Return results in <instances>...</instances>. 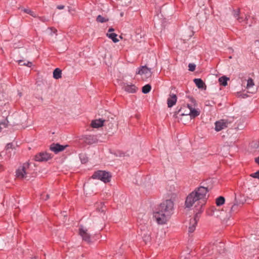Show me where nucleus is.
<instances>
[{
	"label": "nucleus",
	"mask_w": 259,
	"mask_h": 259,
	"mask_svg": "<svg viewBox=\"0 0 259 259\" xmlns=\"http://www.w3.org/2000/svg\"><path fill=\"white\" fill-rule=\"evenodd\" d=\"M208 192L207 188L201 186L191 193L186 197L185 206L187 208H190L193 206L196 210L201 209L205 204L206 198V194Z\"/></svg>",
	"instance_id": "nucleus-1"
},
{
	"label": "nucleus",
	"mask_w": 259,
	"mask_h": 259,
	"mask_svg": "<svg viewBox=\"0 0 259 259\" xmlns=\"http://www.w3.org/2000/svg\"><path fill=\"white\" fill-rule=\"evenodd\" d=\"M174 211V202L171 200H166L158 206L153 212V218L159 225L166 224L170 219Z\"/></svg>",
	"instance_id": "nucleus-2"
},
{
	"label": "nucleus",
	"mask_w": 259,
	"mask_h": 259,
	"mask_svg": "<svg viewBox=\"0 0 259 259\" xmlns=\"http://www.w3.org/2000/svg\"><path fill=\"white\" fill-rule=\"evenodd\" d=\"M190 101L191 102L192 104H187V107L189 109V113H185L182 112V109H179L178 111H176L175 113V115L176 114H180L181 116L189 115L192 118H194L198 116L200 112L197 110L193 108V106L196 105V101L192 97H189Z\"/></svg>",
	"instance_id": "nucleus-3"
},
{
	"label": "nucleus",
	"mask_w": 259,
	"mask_h": 259,
	"mask_svg": "<svg viewBox=\"0 0 259 259\" xmlns=\"http://www.w3.org/2000/svg\"><path fill=\"white\" fill-rule=\"evenodd\" d=\"M111 177L109 172L104 170H97L92 176V179L100 180L105 183L110 181Z\"/></svg>",
	"instance_id": "nucleus-4"
},
{
	"label": "nucleus",
	"mask_w": 259,
	"mask_h": 259,
	"mask_svg": "<svg viewBox=\"0 0 259 259\" xmlns=\"http://www.w3.org/2000/svg\"><path fill=\"white\" fill-rule=\"evenodd\" d=\"M29 163H25L22 166H20L16 171V176L18 178L24 179L26 178V175L28 174V169Z\"/></svg>",
	"instance_id": "nucleus-5"
},
{
	"label": "nucleus",
	"mask_w": 259,
	"mask_h": 259,
	"mask_svg": "<svg viewBox=\"0 0 259 259\" xmlns=\"http://www.w3.org/2000/svg\"><path fill=\"white\" fill-rule=\"evenodd\" d=\"M199 211L196 213L194 217L191 218L189 221V226L188 228L189 233H193L196 228V226L197 224V222L199 220L200 213L201 211L200 209L198 210Z\"/></svg>",
	"instance_id": "nucleus-6"
},
{
	"label": "nucleus",
	"mask_w": 259,
	"mask_h": 259,
	"mask_svg": "<svg viewBox=\"0 0 259 259\" xmlns=\"http://www.w3.org/2000/svg\"><path fill=\"white\" fill-rule=\"evenodd\" d=\"M52 158L51 154L47 152H40L34 157V160L36 161H47Z\"/></svg>",
	"instance_id": "nucleus-7"
},
{
	"label": "nucleus",
	"mask_w": 259,
	"mask_h": 259,
	"mask_svg": "<svg viewBox=\"0 0 259 259\" xmlns=\"http://www.w3.org/2000/svg\"><path fill=\"white\" fill-rule=\"evenodd\" d=\"M79 233L83 240L88 243L91 242V235L88 233V230L84 229L82 226L79 227Z\"/></svg>",
	"instance_id": "nucleus-8"
},
{
	"label": "nucleus",
	"mask_w": 259,
	"mask_h": 259,
	"mask_svg": "<svg viewBox=\"0 0 259 259\" xmlns=\"http://www.w3.org/2000/svg\"><path fill=\"white\" fill-rule=\"evenodd\" d=\"M66 147H67V145L63 146L58 143H53L51 145L50 149L51 151L57 154L63 151Z\"/></svg>",
	"instance_id": "nucleus-9"
},
{
	"label": "nucleus",
	"mask_w": 259,
	"mask_h": 259,
	"mask_svg": "<svg viewBox=\"0 0 259 259\" xmlns=\"http://www.w3.org/2000/svg\"><path fill=\"white\" fill-rule=\"evenodd\" d=\"M228 122L224 119L216 121L215 123V130L216 131L219 132L226 128L228 126Z\"/></svg>",
	"instance_id": "nucleus-10"
},
{
	"label": "nucleus",
	"mask_w": 259,
	"mask_h": 259,
	"mask_svg": "<svg viewBox=\"0 0 259 259\" xmlns=\"http://www.w3.org/2000/svg\"><path fill=\"white\" fill-rule=\"evenodd\" d=\"M177 101V97L176 94L170 93L169 97L167 99V106L169 108L172 107L174 106Z\"/></svg>",
	"instance_id": "nucleus-11"
},
{
	"label": "nucleus",
	"mask_w": 259,
	"mask_h": 259,
	"mask_svg": "<svg viewBox=\"0 0 259 259\" xmlns=\"http://www.w3.org/2000/svg\"><path fill=\"white\" fill-rule=\"evenodd\" d=\"M83 142L88 145H91L97 142L98 140L96 136L89 135L87 136L82 138Z\"/></svg>",
	"instance_id": "nucleus-12"
},
{
	"label": "nucleus",
	"mask_w": 259,
	"mask_h": 259,
	"mask_svg": "<svg viewBox=\"0 0 259 259\" xmlns=\"http://www.w3.org/2000/svg\"><path fill=\"white\" fill-rule=\"evenodd\" d=\"M104 119L99 118L98 119H95L92 121L91 125L93 128H99L104 126Z\"/></svg>",
	"instance_id": "nucleus-13"
},
{
	"label": "nucleus",
	"mask_w": 259,
	"mask_h": 259,
	"mask_svg": "<svg viewBox=\"0 0 259 259\" xmlns=\"http://www.w3.org/2000/svg\"><path fill=\"white\" fill-rule=\"evenodd\" d=\"M137 74L140 75L145 74L147 77H149L151 75V69L147 68L146 66H142L140 69L139 70Z\"/></svg>",
	"instance_id": "nucleus-14"
},
{
	"label": "nucleus",
	"mask_w": 259,
	"mask_h": 259,
	"mask_svg": "<svg viewBox=\"0 0 259 259\" xmlns=\"http://www.w3.org/2000/svg\"><path fill=\"white\" fill-rule=\"evenodd\" d=\"M233 15H234V17H235L239 22H242L243 21H246V23H247L246 21L248 20L247 16L245 15V18H243L242 16H240V10H238L237 11H234Z\"/></svg>",
	"instance_id": "nucleus-15"
},
{
	"label": "nucleus",
	"mask_w": 259,
	"mask_h": 259,
	"mask_svg": "<svg viewBox=\"0 0 259 259\" xmlns=\"http://www.w3.org/2000/svg\"><path fill=\"white\" fill-rule=\"evenodd\" d=\"M123 88L125 91L130 93H135L138 89L134 84H127Z\"/></svg>",
	"instance_id": "nucleus-16"
},
{
	"label": "nucleus",
	"mask_w": 259,
	"mask_h": 259,
	"mask_svg": "<svg viewBox=\"0 0 259 259\" xmlns=\"http://www.w3.org/2000/svg\"><path fill=\"white\" fill-rule=\"evenodd\" d=\"M194 82H195V83L196 84V85L198 87V88L201 89L206 88L205 83L201 79L195 78L194 79Z\"/></svg>",
	"instance_id": "nucleus-17"
},
{
	"label": "nucleus",
	"mask_w": 259,
	"mask_h": 259,
	"mask_svg": "<svg viewBox=\"0 0 259 259\" xmlns=\"http://www.w3.org/2000/svg\"><path fill=\"white\" fill-rule=\"evenodd\" d=\"M115 120L113 118H111V120L110 121L109 119H104V126L106 127H108L109 128H112L114 125L115 124Z\"/></svg>",
	"instance_id": "nucleus-18"
},
{
	"label": "nucleus",
	"mask_w": 259,
	"mask_h": 259,
	"mask_svg": "<svg viewBox=\"0 0 259 259\" xmlns=\"http://www.w3.org/2000/svg\"><path fill=\"white\" fill-rule=\"evenodd\" d=\"M62 77V71L60 69L56 68L53 71V77L56 79H59Z\"/></svg>",
	"instance_id": "nucleus-19"
},
{
	"label": "nucleus",
	"mask_w": 259,
	"mask_h": 259,
	"mask_svg": "<svg viewBox=\"0 0 259 259\" xmlns=\"http://www.w3.org/2000/svg\"><path fill=\"white\" fill-rule=\"evenodd\" d=\"M229 80V78L226 76H223L219 78V81L221 85L223 86H226L227 85V81Z\"/></svg>",
	"instance_id": "nucleus-20"
},
{
	"label": "nucleus",
	"mask_w": 259,
	"mask_h": 259,
	"mask_svg": "<svg viewBox=\"0 0 259 259\" xmlns=\"http://www.w3.org/2000/svg\"><path fill=\"white\" fill-rule=\"evenodd\" d=\"M107 35L109 38L111 39L114 42H117L119 41V40L117 38V35L114 33H107Z\"/></svg>",
	"instance_id": "nucleus-21"
},
{
	"label": "nucleus",
	"mask_w": 259,
	"mask_h": 259,
	"mask_svg": "<svg viewBox=\"0 0 259 259\" xmlns=\"http://www.w3.org/2000/svg\"><path fill=\"white\" fill-rule=\"evenodd\" d=\"M109 20L108 18L104 17L101 15H98L96 18V21L99 23H104L108 22Z\"/></svg>",
	"instance_id": "nucleus-22"
},
{
	"label": "nucleus",
	"mask_w": 259,
	"mask_h": 259,
	"mask_svg": "<svg viewBox=\"0 0 259 259\" xmlns=\"http://www.w3.org/2000/svg\"><path fill=\"white\" fill-rule=\"evenodd\" d=\"M225 199L223 196H220L216 199V204L218 206H221L225 203Z\"/></svg>",
	"instance_id": "nucleus-23"
},
{
	"label": "nucleus",
	"mask_w": 259,
	"mask_h": 259,
	"mask_svg": "<svg viewBox=\"0 0 259 259\" xmlns=\"http://www.w3.org/2000/svg\"><path fill=\"white\" fill-rule=\"evenodd\" d=\"M239 205L238 204H234L232 205L230 209L231 213H235L239 210Z\"/></svg>",
	"instance_id": "nucleus-24"
},
{
	"label": "nucleus",
	"mask_w": 259,
	"mask_h": 259,
	"mask_svg": "<svg viewBox=\"0 0 259 259\" xmlns=\"http://www.w3.org/2000/svg\"><path fill=\"white\" fill-rule=\"evenodd\" d=\"M151 89V85L149 84H147L143 87L142 91L144 94H147L150 91Z\"/></svg>",
	"instance_id": "nucleus-25"
},
{
	"label": "nucleus",
	"mask_w": 259,
	"mask_h": 259,
	"mask_svg": "<svg viewBox=\"0 0 259 259\" xmlns=\"http://www.w3.org/2000/svg\"><path fill=\"white\" fill-rule=\"evenodd\" d=\"M23 11L25 13L29 14L30 15L32 16L33 17H36V14L34 12H33V11H31L30 9H24L23 10Z\"/></svg>",
	"instance_id": "nucleus-26"
},
{
	"label": "nucleus",
	"mask_w": 259,
	"mask_h": 259,
	"mask_svg": "<svg viewBox=\"0 0 259 259\" xmlns=\"http://www.w3.org/2000/svg\"><path fill=\"white\" fill-rule=\"evenodd\" d=\"M254 85V82L252 79L249 78L247 80V83L246 88L247 89L252 87Z\"/></svg>",
	"instance_id": "nucleus-27"
},
{
	"label": "nucleus",
	"mask_w": 259,
	"mask_h": 259,
	"mask_svg": "<svg viewBox=\"0 0 259 259\" xmlns=\"http://www.w3.org/2000/svg\"><path fill=\"white\" fill-rule=\"evenodd\" d=\"M18 62L19 65H21V66L25 65V66H27L28 67H31V66L32 65V63L30 62H29V61L27 62V63H24L23 60H19L18 61Z\"/></svg>",
	"instance_id": "nucleus-28"
},
{
	"label": "nucleus",
	"mask_w": 259,
	"mask_h": 259,
	"mask_svg": "<svg viewBox=\"0 0 259 259\" xmlns=\"http://www.w3.org/2000/svg\"><path fill=\"white\" fill-rule=\"evenodd\" d=\"M251 146L254 148L259 147V141H254L251 143Z\"/></svg>",
	"instance_id": "nucleus-29"
},
{
	"label": "nucleus",
	"mask_w": 259,
	"mask_h": 259,
	"mask_svg": "<svg viewBox=\"0 0 259 259\" xmlns=\"http://www.w3.org/2000/svg\"><path fill=\"white\" fill-rule=\"evenodd\" d=\"M189 70L194 71L196 68V65L194 64L190 63L188 65Z\"/></svg>",
	"instance_id": "nucleus-30"
},
{
	"label": "nucleus",
	"mask_w": 259,
	"mask_h": 259,
	"mask_svg": "<svg viewBox=\"0 0 259 259\" xmlns=\"http://www.w3.org/2000/svg\"><path fill=\"white\" fill-rule=\"evenodd\" d=\"M250 176L254 178H257L259 179V170L257 171L256 172L251 174Z\"/></svg>",
	"instance_id": "nucleus-31"
},
{
	"label": "nucleus",
	"mask_w": 259,
	"mask_h": 259,
	"mask_svg": "<svg viewBox=\"0 0 259 259\" xmlns=\"http://www.w3.org/2000/svg\"><path fill=\"white\" fill-rule=\"evenodd\" d=\"M13 148V144L12 143H9L7 144L6 147V150L7 152L10 149Z\"/></svg>",
	"instance_id": "nucleus-32"
},
{
	"label": "nucleus",
	"mask_w": 259,
	"mask_h": 259,
	"mask_svg": "<svg viewBox=\"0 0 259 259\" xmlns=\"http://www.w3.org/2000/svg\"><path fill=\"white\" fill-rule=\"evenodd\" d=\"M49 29H50L52 31V32L50 33L51 35H52L53 33H55L56 35H57V30L56 28H55L54 27H50V28H49Z\"/></svg>",
	"instance_id": "nucleus-33"
},
{
	"label": "nucleus",
	"mask_w": 259,
	"mask_h": 259,
	"mask_svg": "<svg viewBox=\"0 0 259 259\" xmlns=\"http://www.w3.org/2000/svg\"><path fill=\"white\" fill-rule=\"evenodd\" d=\"M68 12L72 15H73L75 12V10L74 9H72L71 7H68Z\"/></svg>",
	"instance_id": "nucleus-34"
},
{
	"label": "nucleus",
	"mask_w": 259,
	"mask_h": 259,
	"mask_svg": "<svg viewBox=\"0 0 259 259\" xmlns=\"http://www.w3.org/2000/svg\"><path fill=\"white\" fill-rule=\"evenodd\" d=\"M50 198V196L49 194L42 195V198L45 200H47Z\"/></svg>",
	"instance_id": "nucleus-35"
},
{
	"label": "nucleus",
	"mask_w": 259,
	"mask_h": 259,
	"mask_svg": "<svg viewBox=\"0 0 259 259\" xmlns=\"http://www.w3.org/2000/svg\"><path fill=\"white\" fill-rule=\"evenodd\" d=\"M2 125H3L4 127H6L7 126V125L5 122H2L0 123V132H1L2 127Z\"/></svg>",
	"instance_id": "nucleus-36"
},
{
	"label": "nucleus",
	"mask_w": 259,
	"mask_h": 259,
	"mask_svg": "<svg viewBox=\"0 0 259 259\" xmlns=\"http://www.w3.org/2000/svg\"><path fill=\"white\" fill-rule=\"evenodd\" d=\"M39 20H40V21H42V22H46V21H48V20L46 19V18H45V17H39Z\"/></svg>",
	"instance_id": "nucleus-37"
},
{
	"label": "nucleus",
	"mask_w": 259,
	"mask_h": 259,
	"mask_svg": "<svg viewBox=\"0 0 259 259\" xmlns=\"http://www.w3.org/2000/svg\"><path fill=\"white\" fill-rule=\"evenodd\" d=\"M64 6L63 5H58L57 6V8L59 10H62V9H63L64 8Z\"/></svg>",
	"instance_id": "nucleus-38"
},
{
	"label": "nucleus",
	"mask_w": 259,
	"mask_h": 259,
	"mask_svg": "<svg viewBox=\"0 0 259 259\" xmlns=\"http://www.w3.org/2000/svg\"><path fill=\"white\" fill-rule=\"evenodd\" d=\"M80 160H81V161L82 163H85L87 162V159H85V158H82L81 157H80Z\"/></svg>",
	"instance_id": "nucleus-39"
},
{
	"label": "nucleus",
	"mask_w": 259,
	"mask_h": 259,
	"mask_svg": "<svg viewBox=\"0 0 259 259\" xmlns=\"http://www.w3.org/2000/svg\"><path fill=\"white\" fill-rule=\"evenodd\" d=\"M143 237L145 240L146 239L148 240L149 238V236L148 235L147 237L146 235L145 234H144Z\"/></svg>",
	"instance_id": "nucleus-40"
},
{
	"label": "nucleus",
	"mask_w": 259,
	"mask_h": 259,
	"mask_svg": "<svg viewBox=\"0 0 259 259\" xmlns=\"http://www.w3.org/2000/svg\"><path fill=\"white\" fill-rule=\"evenodd\" d=\"M255 161L256 163L259 164V156L255 159Z\"/></svg>",
	"instance_id": "nucleus-41"
},
{
	"label": "nucleus",
	"mask_w": 259,
	"mask_h": 259,
	"mask_svg": "<svg viewBox=\"0 0 259 259\" xmlns=\"http://www.w3.org/2000/svg\"><path fill=\"white\" fill-rule=\"evenodd\" d=\"M114 30V29L113 28H110L108 30V32H112Z\"/></svg>",
	"instance_id": "nucleus-42"
},
{
	"label": "nucleus",
	"mask_w": 259,
	"mask_h": 259,
	"mask_svg": "<svg viewBox=\"0 0 259 259\" xmlns=\"http://www.w3.org/2000/svg\"><path fill=\"white\" fill-rule=\"evenodd\" d=\"M186 107L185 106H184L183 107H181L180 109H182V113H185V111L184 112V111H183L184 109H186Z\"/></svg>",
	"instance_id": "nucleus-43"
},
{
	"label": "nucleus",
	"mask_w": 259,
	"mask_h": 259,
	"mask_svg": "<svg viewBox=\"0 0 259 259\" xmlns=\"http://www.w3.org/2000/svg\"><path fill=\"white\" fill-rule=\"evenodd\" d=\"M3 169H4L3 166L2 165H0V171L3 170Z\"/></svg>",
	"instance_id": "nucleus-44"
},
{
	"label": "nucleus",
	"mask_w": 259,
	"mask_h": 259,
	"mask_svg": "<svg viewBox=\"0 0 259 259\" xmlns=\"http://www.w3.org/2000/svg\"><path fill=\"white\" fill-rule=\"evenodd\" d=\"M37 257L36 256H34V257H32V259H36Z\"/></svg>",
	"instance_id": "nucleus-45"
},
{
	"label": "nucleus",
	"mask_w": 259,
	"mask_h": 259,
	"mask_svg": "<svg viewBox=\"0 0 259 259\" xmlns=\"http://www.w3.org/2000/svg\"><path fill=\"white\" fill-rule=\"evenodd\" d=\"M189 111H187V112L185 111V113H189Z\"/></svg>",
	"instance_id": "nucleus-46"
},
{
	"label": "nucleus",
	"mask_w": 259,
	"mask_h": 259,
	"mask_svg": "<svg viewBox=\"0 0 259 259\" xmlns=\"http://www.w3.org/2000/svg\"><path fill=\"white\" fill-rule=\"evenodd\" d=\"M0 156H1V155L0 154Z\"/></svg>",
	"instance_id": "nucleus-47"
}]
</instances>
